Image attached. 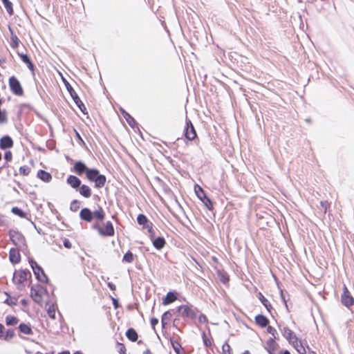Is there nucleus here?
I'll return each instance as SVG.
<instances>
[{"instance_id": "15", "label": "nucleus", "mask_w": 354, "mask_h": 354, "mask_svg": "<svg viewBox=\"0 0 354 354\" xmlns=\"http://www.w3.org/2000/svg\"><path fill=\"white\" fill-rule=\"evenodd\" d=\"M81 219L87 222H91L93 220V212L88 208H83L80 213Z\"/></svg>"}, {"instance_id": "4", "label": "nucleus", "mask_w": 354, "mask_h": 354, "mask_svg": "<svg viewBox=\"0 0 354 354\" xmlns=\"http://www.w3.org/2000/svg\"><path fill=\"white\" fill-rule=\"evenodd\" d=\"M46 290L41 286L32 288L30 292L32 299L37 304L42 303L43 299L46 295Z\"/></svg>"}, {"instance_id": "12", "label": "nucleus", "mask_w": 354, "mask_h": 354, "mask_svg": "<svg viewBox=\"0 0 354 354\" xmlns=\"http://www.w3.org/2000/svg\"><path fill=\"white\" fill-rule=\"evenodd\" d=\"M137 221L139 225H142L143 228L148 230L149 233L152 231V225L149 223L147 218L144 214H139L137 218Z\"/></svg>"}, {"instance_id": "39", "label": "nucleus", "mask_w": 354, "mask_h": 354, "mask_svg": "<svg viewBox=\"0 0 354 354\" xmlns=\"http://www.w3.org/2000/svg\"><path fill=\"white\" fill-rule=\"evenodd\" d=\"M19 40L17 38V37L15 36V35H12V37H11V46H12V47L16 48L19 45Z\"/></svg>"}, {"instance_id": "31", "label": "nucleus", "mask_w": 354, "mask_h": 354, "mask_svg": "<svg viewBox=\"0 0 354 354\" xmlns=\"http://www.w3.org/2000/svg\"><path fill=\"white\" fill-rule=\"evenodd\" d=\"M48 315L53 319H55V307L54 304H50L47 308Z\"/></svg>"}, {"instance_id": "47", "label": "nucleus", "mask_w": 354, "mask_h": 354, "mask_svg": "<svg viewBox=\"0 0 354 354\" xmlns=\"http://www.w3.org/2000/svg\"><path fill=\"white\" fill-rule=\"evenodd\" d=\"M150 322H151V324L153 328H155V326L157 325L158 323V319H156L155 317L151 318Z\"/></svg>"}, {"instance_id": "29", "label": "nucleus", "mask_w": 354, "mask_h": 354, "mask_svg": "<svg viewBox=\"0 0 354 354\" xmlns=\"http://www.w3.org/2000/svg\"><path fill=\"white\" fill-rule=\"evenodd\" d=\"M122 115L124 118L126 119L128 124L133 127L136 123L134 119L124 110H122Z\"/></svg>"}, {"instance_id": "59", "label": "nucleus", "mask_w": 354, "mask_h": 354, "mask_svg": "<svg viewBox=\"0 0 354 354\" xmlns=\"http://www.w3.org/2000/svg\"><path fill=\"white\" fill-rule=\"evenodd\" d=\"M283 354H290L288 351H286Z\"/></svg>"}, {"instance_id": "9", "label": "nucleus", "mask_w": 354, "mask_h": 354, "mask_svg": "<svg viewBox=\"0 0 354 354\" xmlns=\"http://www.w3.org/2000/svg\"><path fill=\"white\" fill-rule=\"evenodd\" d=\"M185 137L189 140H193L196 137V133L191 121L187 122L185 133Z\"/></svg>"}, {"instance_id": "34", "label": "nucleus", "mask_w": 354, "mask_h": 354, "mask_svg": "<svg viewBox=\"0 0 354 354\" xmlns=\"http://www.w3.org/2000/svg\"><path fill=\"white\" fill-rule=\"evenodd\" d=\"M170 317H171V314L169 311H167L163 314V315L162 317V320H161L163 327L167 324V322L169 319Z\"/></svg>"}, {"instance_id": "2", "label": "nucleus", "mask_w": 354, "mask_h": 354, "mask_svg": "<svg viewBox=\"0 0 354 354\" xmlns=\"http://www.w3.org/2000/svg\"><path fill=\"white\" fill-rule=\"evenodd\" d=\"M86 177L90 181L95 183L96 187L100 188L105 185L106 177L104 175L100 174L98 170L95 169H90L88 171Z\"/></svg>"}, {"instance_id": "53", "label": "nucleus", "mask_w": 354, "mask_h": 354, "mask_svg": "<svg viewBox=\"0 0 354 354\" xmlns=\"http://www.w3.org/2000/svg\"><path fill=\"white\" fill-rule=\"evenodd\" d=\"M113 304H114L115 307L116 308L117 305H118L117 300L113 298Z\"/></svg>"}, {"instance_id": "44", "label": "nucleus", "mask_w": 354, "mask_h": 354, "mask_svg": "<svg viewBox=\"0 0 354 354\" xmlns=\"http://www.w3.org/2000/svg\"><path fill=\"white\" fill-rule=\"evenodd\" d=\"M198 320L200 323H206L207 322V318L205 315H201L198 317Z\"/></svg>"}, {"instance_id": "5", "label": "nucleus", "mask_w": 354, "mask_h": 354, "mask_svg": "<svg viewBox=\"0 0 354 354\" xmlns=\"http://www.w3.org/2000/svg\"><path fill=\"white\" fill-rule=\"evenodd\" d=\"M30 264L37 279L41 282L46 281L47 277L44 274L42 268L39 266H38L37 262H35L33 260H30Z\"/></svg>"}, {"instance_id": "58", "label": "nucleus", "mask_w": 354, "mask_h": 354, "mask_svg": "<svg viewBox=\"0 0 354 354\" xmlns=\"http://www.w3.org/2000/svg\"><path fill=\"white\" fill-rule=\"evenodd\" d=\"M14 237H15V235L11 234V239H12V241H15V240L13 239H14Z\"/></svg>"}, {"instance_id": "18", "label": "nucleus", "mask_w": 354, "mask_h": 354, "mask_svg": "<svg viewBox=\"0 0 354 354\" xmlns=\"http://www.w3.org/2000/svg\"><path fill=\"white\" fill-rule=\"evenodd\" d=\"M37 177L46 183L50 182L52 179L50 174L44 170L37 172Z\"/></svg>"}, {"instance_id": "28", "label": "nucleus", "mask_w": 354, "mask_h": 354, "mask_svg": "<svg viewBox=\"0 0 354 354\" xmlns=\"http://www.w3.org/2000/svg\"><path fill=\"white\" fill-rule=\"evenodd\" d=\"M4 7L10 15L13 14L12 4L9 0H2Z\"/></svg>"}, {"instance_id": "57", "label": "nucleus", "mask_w": 354, "mask_h": 354, "mask_svg": "<svg viewBox=\"0 0 354 354\" xmlns=\"http://www.w3.org/2000/svg\"><path fill=\"white\" fill-rule=\"evenodd\" d=\"M321 205H322L323 207H325V203H324V202H321Z\"/></svg>"}, {"instance_id": "22", "label": "nucleus", "mask_w": 354, "mask_h": 354, "mask_svg": "<svg viewBox=\"0 0 354 354\" xmlns=\"http://www.w3.org/2000/svg\"><path fill=\"white\" fill-rule=\"evenodd\" d=\"M96 218L99 221H103L104 218V212L101 207L93 212V218Z\"/></svg>"}, {"instance_id": "33", "label": "nucleus", "mask_w": 354, "mask_h": 354, "mask_svg": "<svg viewBox=\"0 0 354 354\" xmlns=\"http://www.w3.org/2000/svg\"><path fill=\"white\" fill-rule=\"evenodd\" d=\"M30 171V169L28 166H22L19 168V174L23 176H28Z\"/></svg>"}, {"instance_id": "37", "label": "nucleus", "mask_w": 354, "mask_h": 354, "mask_svg": "<svg viewBox=\"0 0 354 354\" xmlns=\"http://www.w3.org/2000/svg\"><path fill=\"white\" fill-rule=\"evenodd\" d=\"M12 212L15 214L18 215V216H19L21 218L25 217V214L18 207H13L12 209Z\"/></svg>"}, {"instance_id": "19", "label": "nucleus", "mask_w": 354, "mask_h": 354, "mask_svg": "<svg viewBox=\"0 0 354 354\" xmlns=\"http://www.w3.org/2000/svg\"><path fill=\"white\" fill-rule=\"evenodd\" d=\"M80 194L85 198H89L91 196V190L88 186L82 185L80 188Z\"/></svg>"}, {"instance_id": "50", "label": "nucleus", "mask_w": 354, "mask_h": 354, "mask_svg": "<svg viewBox=\"0 0 354 354\" xmlns=\"http://www.w3.org/2000/svg\"><path fill=\"white\" fill-rule=\"evenodd\" d=\"M108 286L110 288L111 290H115V285H114L113 283H111V282H109L108 283Z\"/></svg>"}, {"instance_id": "26", "label": "nucleus", "mask_w": 354, "mask_h": 354, "mask_svg": "<svg viewBox=\"0 0 354 354\" xmlns=\"http://www.w3.org/2000/svg\"><path fill=\"white\" fill-rule=\"evenodd\" d=\"M256 322L259 326L263 327L266 326L268 323V319L263 315H257L256 317Z\"/></svg>"}, {"instance_id": "35", "label": "nucleus", "mask_w": 354, "mask_h": 354, "mask_svg": "<svg viewBox=\"0 0 354 354\" xmlns=\"http://www.w3.org/2000/svg\"><path fill=\"white\" fill-rule=\"evenodd\" d=\"M223 354H232L230 346L227 343H225L222 346Z\"/></svg>"}, {"instance_id": "14", "label": "nucleus", "mask_w": 354, "mask_h": 354, "mask_svg": "<svg viewBox=\"0 0 354 354\" xmlns=\"http://www.w3.org/2000/svg\"><path fill=\"white\" fill-rule=\"evenodd\" d=\"M13 146V141L9 136H4L0 140V147L1 149H6L11 148Z\"/></svg>"}, {"instance_id": "41", "label": "nucleus", "mask_w": 354, "mask_h": 354, "mask_svg": "<svg viewBox=\"0 0 354 354\" xmlns=\"http://www.w3.org/2000/svg\"><path fill=\"white\" fill-rule=\"evenodd\" d=\"M203 339L205 345L207 347L212 345L211 341L206 337L205 334H203Z\"/></svg>"}, {"instance_id": "24", "label": "nucleus", "mask_w": 354, "mask_h": 354, "mask_svg": "<svg viewBox=\"0 0 354 354\" xmlns=\"http://www.w3.org/2000/svg\"><path fill=\"white\" fill-rule=\"evenodd\" d=\"M19 322L18 319L12 315H8L6 317V324L8 326H15Z\"/></svg>"}, {"instance_id": "32", "label": "nucleus", "mask_w": 354, "mask_h": 354, "mask_svg": "<svg viewBox=\"0 0 354 354\" xmlns=\"http://www.w3.org/2000/svg\"><path fill=\"white\" fill-rule=\"evenodd\" d=\"M134 260V256L131 252H127L123 257V261L131 263Z\"/></svg>"}, {"instance_id": "38", "label": "nucleus", "mask_w": 354, "mask_h": 354, "mask_svg": "<svg viewBox=\"0 0 354 354\" xmlns=\"http://www.w3.org/2000/svg\"><path fill=\"white\" fill-rule=\"evenodd\" d=\"M171 345L174 351L179 354L180 349L181 348L180 344L176 341H171Z\"/></svg>"}, {"instance_id": "61", "label": "nucleus", "mask_w": 354, "mask_h": 354, "mask_svg": "<svg viewBox=\"0 0 354 354\" xmlns=\"http://www.w3.org/2000/svg\"><path fill=\"white\" fill-rule=\"evenodd\" d=\"M270 354H272V353H270Z\"/></svg>"}, {"instance_id": "36", "label": "nucleus", "mask_w": 354, "mask_h": 354, "mask_svg": "<svg viewBox=\"0 0 354 354\" xmlns=\"http://www.w3.org/2000/svg\"><path fill=\"white\" fill-rule=\"evenodd\" d=\"M70 209L73 212H76L79 209V202L77 200L73 201L71 203Z\"/></svg>"}, {"instance_id": "11", "label": "nucleus", "mask_w": 354, "mask_h": 354, "mask_svg": "<svg viewBox=\"0 0 354 354\" xmlns=\"http://www.w3.org/2000/svg\"><path fill=\"white\" fill-rule=\"evenodd\" d=\"M194 192L196 194L197 197L207 206V203H210V201L209 198H207L203 188L198 185H196L194 186Z\"/></svg>"}, {"instance_id": "13", "label": "nucleus", "mask_w": 354, "mask_h": 354, "mask_svg": "<svg viewBox=\"0 0 354 354\" xmlns=\"http://www.w3.org/2000/svg\"><path fill=\"white\" fill-rule=\"evenodd\" d=\"M74 171L78 174L82 175L83 173H86L87 174L88 169L83 162L79 161L75 163L73 167Z\"/></svg>"}, {"instance_id": "10", "label": "nucleus", "mask_w": 354, "mask_h": 354, "mask_svg": "<svg viewBox=\"0 0 354 354\" xmlns=\"http://www.w3.org/2000/svg\"><path fill=\"white\" fill-rule=\"evenodd\" d=\"M178 313L183 317L193 318L195 316L194 310L187 305H183L178 307Z\"/></svg>"}, {"instance_id": "20", "label": "nucleus", "mask_w": 354, "mask_h": 354, "mask_svg": "<svg viewBox=\"0 0 354 354\" xmlns=\"http://www.w3.org/2000/svg\"><path fill=\"white\" fill-rule=\"evenodd\" d=\"M176 295L173 293V292H168L166 295V297L163 299V301H162V304L163 305H168L172 302H174V301L176 300Z\"/></svg>"}, {"instance_id": "25", "label": "nucleus", "mask_w": 354, "mask_h": 354, "mask_svg": "<svg viewBox=\"0 0 354 354\" xmlns=\"http://www.w3.org/2000/svg\"><path fill=\"white\" fill-rule=\"evenodd\" d=\"M21 60L26 63L27 64V66L28 68L31 70V71H33V64L31 62L30 59H29V57L26 55H24V54H20L19 55Z\"/></svg>"}, {"instance_id": "46", "label": "nucleus", "mask_w": 354, "mask_h": 354, "mask_svg": "<svg viewBox=\"0 0 354 354\" xmlns=\"http://www.w3.org/2000/svg\"><path fill=\"white\" fill-rule=\"evenodd\" d=\"M64 245L66 248H71L72 247L71 243L70 242V241L68 239H65L64 241Z\"/></svg>"}, {"instance_id": "48", "label": "nucleus", "mask_w": 354, "mask_h": 354, "mask_svg": "<svg viewBox=\"0 0 354 354\" xmlns=\"http://www.w3.org/2000/svg\"><path fill=\"white\" fill-rule=\"evenodd\" d=\"M66 86L68 91L70 92L71 96L73 97H75V96L73 95V92H74V91L73 90L71 86L68 83H66Z\"/></svg>"}, {"instance_id": "54", "label": "nucleus", "mask_w": 354, "mask_h": 354, "mask_svg": "<svg viewBox=\"0 0 354 354\" xmlns=\"http://www.w3.org/2000/svg\"><path fill=\"white\" fill-rule=\"evenodd\" d=\"M59 354H70V353L68 351H64V352L60 353Z\"/></svg>"}, {"instance_id": "60", "label": "nucleus", "mask_w": 354, "mask_h": 354, "mask_svg": "<svg viewBox=\"0 0 354 354\" xmlns=\"http://www.w3.org/2000/svg\"><path fill=\"white\" fill-rule=\"evenodd\" d=\"M15 236H20V234H17V233H15Z\"/></svg>"}, {"instance_id": "52", "label": "nucleus", "mask_w": 354, "mask_h": 354, "mask_svg": "<svg viewBox=\"0 0 354 354\" xmlns=\"http://www.w3.org/2000/svg\"><path fill=\"white\" fill-rule=\"evenodd\" d=\"M12 336H13V332H12V331H8V332H7L6 337H5V339H7L8 337L11 338V337H12Z\"/></svg>"}, {"instance_id": "43", "label": "nucleus", "mask_w": 354, "mask_h": 354, "mask_svg": "<svg viewBox=\"0 0 354 354\" xmlns=\"http://www.w3.org/2000/svg\"><path fill=\"white\" fill-rule=\"evenodd\" d=\"M4 157L7 161H10L12 158V154L10 151H7L6 152Z\"/></svg>"}, {"instance_id": "55", "label": "nucleus", "mask_w": 354, "mask_h": 354, "mask_svg": "<svg viewBox=\"0 0 354 354\" xmlns=\"http://www.w3.org/2000/svg\"><path fill=\"white\" fill-rule=\"evenodd\" d=\"M243 354H250L249 351H245Z\"/></svg>"}, {"instance_id": "49", "label": "nucleus", "mask_w": 354, "mask_h": 354, "mask_svg": "<svg viewBox=\"0 0 354 354\" xmlns=\"http://www.w3.org/2000/svg\"><path fill=\"white\" fill-rule=\"evenodd\" d=\"M75 100V103L78 105V106L81 109L80 104H79V102L82 104V106H84V104L82 103V102L80 100L77 96H75L73 97Z\"/></svg>"}, {"instance_id": "17", "label": "nucleus", "mask_w": 354, "mask_h": 354, "mask_svg": "<svg viewBox=\"0 0 354 354\" xmlns=\"http://www.w3.org/2000/svg\"><path fill=\"white\" fill-rule=\"evenodd\" d=\"M67 183L69 184L73 188H77L80 187L81 184L80 180L75 176H69L67 178Z\"/></svg>"}, {"instance_id": "27", "label": "nucleus", "mask_w": 354, "mask_h": 354, "mask_svg": "<svg viewBox=\"0 0 354 354\" xmlns=\"http://www.w3.org/2000/svg\"><path fill=\"white\" fill-rule=\"evenodd\" d=\"M19 328L20 331L26 335H30L32 333L30 326L27 324H21L19 325Z\"/></svg>"}, {"instance_id": "40", "label": "nucleus", "mask_w": 354, "mask_h": 354, "mask_svg": "<svg viewBox=\"0 0 354 354\" xmlns=\"http://www.w3.org/2000/svg\"><path fill=\"white\" fill-rule=\"evenodd\" d=\"M7 122L6 114L4 111L0 109V124H3Z\"/></svg>"}, {"instance_id": "21", "label": "nucleus", "mask_w": 354, "mask_h": 354, "mask_svg": "<svg viewBox=\"0 0 354 354\" xmlns=\"http://www.w3.org/2000/svg\"><path fill=\"white\" fill-rule=\"evenodd\" d=\"M153 246L158 249H162L165 245V241L162 237H158L153 241Z\"/></svg>"}, {"instance_id": "23", "label": "nucleus", "mask_w": 354, "mask_h": 354, "mask_svg": "<svg viewBox=\"0 0 354 354\" xmlns=\"http://www.w3.org/2000/svg\"><path fill=\"white\" fill-rule=\"evenodd\" d=\"M126 335L132 342H136L138 339V334L133 328L129 329L126 333Z\"/></svg>"}, {"instance_id": "1", "label": "nucleus", "mask_w": 354, "mask_h": 354, "mask_svg": "<svg viewBox=\"0 0 354 354\" xmlns=\"http://www.w3.org/2000/svg\"><path fill=\"white\" fill-rule=\"evenodd\" d=\"M282 333L283 337L288 340L289 343L291 344L300 354H306L305 348L301 345L296 335L290 328L287 327L283 328Z\"/></svg>"}, {"instance_id": "8", "label": "nucleus", "mask_w": 354, "mask_h": 354, "mask_svg": "<svg viewBox=\"0 0 354 354\" xmlns=\"http://www.w3.org/2000/svg\"><path fill=\"white\" fill-rule=\"evenodd\" d=\"M342 302L344 306L347 307L352 306L354 303V299L353 297L350 295L346 286H344V292L342 295Z\"/></svg>"}, {"instance_id": "42", "label": "nucleus", "mask_w": 354, "mask_h": 354, "mask_svg": "<svg viewBox=\"0 0 354 354\" xmlns=\"http://www.w3.org/2000/svg\"><path fill=\"white\" fill-rule=\"evenodd\" d=\"M6 302L10 306H14L17 304V299L15 298H8Z\"/></svg>"}, {"instance_id": "7", "label": "nucleus", "mask_w": 354, "mask_h": 354, "mask_svg": "<svg viewBox=\"0 0 354 354\" xmlns=\"http://www.w3.org/2000/svg\"><path fill=\"white\" fill-rule=\"evenodd\" d=\"M94 228L98 230L100 234L103 236H113L114 234V228L113 226L110 221H107L104 227H98L97 225H94Z\"/></svg>"}, {"instance_id": "30", "label": "nucleus", "mask_w": 354, "mask_h": 354, "mask_svg": "<svg viewBox=\"0 0 354 354\" xmlns=\"http://www.w3.org/2000/svg\"><path fill=\"white\" fill-rule=\"evenodd\" d=\"M259 299L261 301V303L263 304V305L266 308V309L268 311H270V310L271 308V305H270V302L268 301V300L267 299H266L261 293H259Z\"/></svg>"}, {"instance_id": "51", "label": "nucleus", "mask_w": 354, "mask_h": 354, "mask_svg": "<svg viewBox=\"0 0 354 354\" xmlns=\"http://www.w3.org/2000/svg\"><path fill=\"white\" fill-rule=\"evenodd\" d=\"M3 326L2 324H0V337H3Z\"/></svg>"}, {"instance_id": "56", "label": "nucleus", "mask_w": 354, "mask_h": 354, "mask_svg": "<svg viewBox=\"0 0 354 354\" xmlns=\"http://www.w3.org/2000/svg\"><path fill=\"white\" fill-rule=\"evenodd\" d=\"M73 354H82L81 352L80 351H76L75 353H74Z\"/></svg>"}, {"instance_id": "6", "label": "nucleus", "mask_w": 354, "mask_h": 354, "mask_svg": "<svg viewBox=\"0 0 354 354\" xmlns=\"http://www.w3.org/2000/svg\"><path fill=\"white\" fill-rule=\"evenodd\" d=\"M9 86L11 91L17 95L23 94V89L18 80L12 76L9 79Z\"/></svg>"}, {"instance_id": "45", "label": "nucleus", "mask_w": 354, "mask_h": 354, "mask_svg": "<svg viewBox=\"0 0 354 354\" xmlns=\"http://www.w3.org/2000/svg\"><path fill=\"white\" fill-rule=\"evenodd\" d=\"M219 275L221 276V280L224 283H227L229 280L228 277L224 276L221 272H218Z\"/></svg>"}, {"instance_id": "3", "label": "nucleus", "mask_w": 354, "mask_h": 354, "mask_svg": "<svg viewBox=\"0 0 354 354\" xmlns=\"http://www.w3.org/2000/svg\"><path fill=\"white\" fill-rule=\"evenodd\" d=\"M29 272L24 270H17L13 274V282L18 286L19 289H21L24 286V283L26 281L28 276L30 275Z\"/></svg>"}, {"instance_id": "16", "label": "nucleus", "mask_w": 354, "mask_h": 354, "mask_svg": "<svg viewBox=\"0 0 354 354\" xmlns=\"http://www.w3.org/2000/svg\"><path fill=\"white\" fill-rule=\"evenodd\" d=\"M10 260L13 263H17L20 261V254L17 249L12 248L10 250Z\"/></svg>"}]
</instances>
